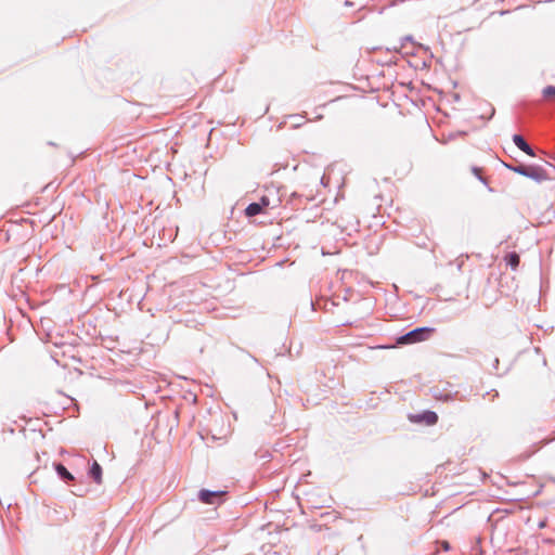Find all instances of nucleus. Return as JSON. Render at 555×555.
<instances>
[{
    "label": "nucleus",
    "mask_w": 555,
    "mask_h": 555,
    "mask_svg": "<svg viewBox=\"0 0 555 555\" xmlns=\"http://www.w3.org/2000/svg\"><path fill=\"white\" fill-rule=\"evenodd\" d=\"M544 96H555V87L554 86H547L543 90Z\"/></svg>",
    "instance_id": "nucleus-13"
},
{
    "label": "nucleus",
    "mask_w": 555,
    "mask_h": 555,
    "mask_svg": "<svg viewBox=\"0 0 555 555\" xmlns=\"http://www.w3.org/2000/svg\"><path fill=\"white\" fill-rule=\"evenodd\" d=\"M513 142L515 143V145L520 151H522L527 155H529V156H534L535 155L533 149L527 143V141L524 139L522 135L514 134L513 135Z\"/></svg>",
    "instance_id": "nucleus-6"
},
{
    "label": "nucleus",
    "mask_w": 555,
    "mask_h": 555,
    "mask_svg": "<svg viewBox=\"0 0 555 555\" xmlns=\"http://www.w3.org/2000/svg\"><path fill=\"white\" fill-rule=\"evenodd\" d=\"M227 495V491L222 490H208V489H201L197 492V499L199 502L208 505H220L224 502Z\"/></svg>",
    "instance_id": "nucleus-3"
},
{
    "label": "nucleus",
    "mask_w": 555,
    "mask_h": 555,
    "mask_svg": "<svg viewBox=\"0 0 555 555\" xmlns=\"http://www.w3.org/2000/svg\"><path fill=\"white\" fill-rule=\"evenodd\" d=\"M544 526H545L544 521L540 522V528H543Z\"/></svg>",
    "instance_id": "nucleus-18"
},
{
    "label": "nucleus",
    "mask_w": 555,
    "mask_h": 555,
    "mask_svg": "<svg viewBox=\"0 0 555 555\" xmlns=\"http://www.w3.org/2000/svg\"><path fill=\"white\" fill-rule=\"evenodd\" d=\"M498 364H499V359H494L493 366H494L495 369L498 367Z\"/></svg>",
    "instance_id": "nucleus-16"
},
{
    "label": "nucleus",
    "mask_w": 555,
    "mask_h": 555,
    "mask_svg": "<svg viewBox=\"0 0 555 555\" xmlns=\"http://www.w3.org/2000/svg\"><path fill=\"white\" fill-rule=\"evenodd\" d=\"M53 466L61 480L65 482L74 480L73 474L62 463L55 462Z\"/></svg>",
    "instance_id": "nucleus-7"
},
{
    "label": "nucleus",
    "mask_w": 555,
    "mask_h": 555,
    "mask_svg": "<svg viewBox=\"0 0 555 555\" xmlns=\"http://www.w3.org/2000/svg\"><path fill=\"white\" fill-rule=\"evenodd\" d=\"M88 476L98 485L102 483L103 469L102 466L93 461L89 467Z\"/></svg>",
    "instance_id": "nucleus-5"
},
{
    "label": "nucleus",
    "mask_w": 555,
    "mask_h": 555,
    "mask_svg": "<svg viewBox=\"0 0 555 555\" xmlns=\"http://www.w3.org/2000/svg\"><path fill=\"white\" fill-rule=\"evenodd\" d=\"M270 206V198L267 195H262L258 202L248 204L245 208V215L249 218L256 217L264 211Z\"/></svg>",
    "instance_id": "nucleus-4"
},
{
    "label": "nucleus",
    "mask_w": 555,
    "mask_h": 555,
    "mask_svg": "<svg viewBox=\"0 0 555 555\" xmlns=\"http://www.w3.org/2000/svg\"><path fill=\"white\" fill-rule=\"evenodd\" d=\"M505 167L518 175L525 176L533 181L541 183L546 180H551V173L541 166L537 165H511L505 164Z\"/></svg>",
    "instance_id": "nucleus-1"
},
{
    "label": "nucleus",
    "mask_w": 555,
    "mask_h": 555,
    "mask_svg": "<svg viewBox=\"0 0 555 555\" xmlns=\"http://www.w3.org/2000/svg\"><path fill=\"white\" fill-rule=\"evenodd\" d=\"M319 118H321V116H319V115H318V116H314V121H315L317 119H319Z\"/></svg>",
    "instance_id": "nucleus-20"
},
{
    "label": "nucleus",
    "mask_w": 555,
    "mask_h": 555,
    "mask_svg": "<svg viewBox=\"0 0 555 555\" xmlns=\"http://www.w3.org/2000/svg\"><path fill=\"white\" fill-rule=\"evenodd\" d=\"M434 396L438 400L452 401V400H454L456 398L457 392H455V393H451V392H447V393L435 392Z\"/></svg>",
    "instance_id": "nucleus-11"
},
{
    "label": "nucleus",
    "mask_w": 555,
    "mask_h": 555,
    "mask_svg": "<svg viewBox=\"0 0 555 555\" xmlns=\"http://www.w3.org/2000/svg\"><path fill=\"white\" fill-rule=\"evenodd\" d=\"M431 327H417L397 338L398 345H409L427 340L434 333Z\"/></svg>",
    "instance_id": "nucleus-2"
},
{
    "label": "nucleus",
    "mask_w": 555,
    "mask_h": 555,
    "mask_svg": "<svg viewBox=\"0 0 555 555\" xmlns=\"http://www.w3.org/2000/svg\"><path fill=\"white\" fill-rule=\"evenodd\" d=\"M337 553H338V547H337V546H335V547H334L333 550H331V551H330V553H328V554H326V555H337Z\"/></svg>",
    "instance_id": "nucleus-14"
},
{
    "label": "nucleus",
    "mask_w": 555,
    "mask_h": 555,
    "mask_svg": "<svg viewBox=\"0 0 555 555\" xmlns=\"http://www.w3.org/2000/svg\"><path fill=\"white\" fill-rule=\"evenodd\" d=\"M328 254L327 251H325L323 248H322V255H326Z\"/></svg>",
    "instance_id": "nucleus-19"
},
{
    "label": "nucleus",
    "mask_w": 555,
    "mask_h": 555,
    "mask_svg": "<svg viewBox=\"0 0 555 555\" xmlns=\"http://www.w3.org/2000/svg\"><path fill=\"white\" fill-rule=\"evenodd\" d=\"M325 179H326V178H325V175H324V176L321 178V184L326 185Z\"/></svg>",
    "instance_id": "nucleus-15"
},
{
    "label": "nucleus",
    "mask_w": 555,
    "mask_h": 555,
    "mask_svg": "<svg viewBox=\"0 0 555 555\" xmlns=\"http://www.w3.org/2000/svg\"><path fill=\"white\" fill-rule=\"evenodd\" d=\"M416 422H424L427 425H435L438 422V415L433 411H426L415 416Z\"/></svg>",
    "instance_id": "nucleus-8"
},
{
    "label": "nucleus",
    "mask_w": 555,
    "mask_h": 555,
    "mask_svg": "<svg viewBox=\"0 0 555 555\" xmlns=\"http://www.w3.org/2000/svg\"><path fill=\"white\" fill-rule=\"evenodd\" d=\"M288 119L292 127H298L300 125L299 119H302V117L298 115H292L288 117Z\"/></svg>",
    "instance_id": "nucleus-12"
},
{
    "label": "nucleus",
    "mask_w": 555,
    "mask_h": 555,
    "mask_svg": "<svg viewBox=\"0 0 555 555\" xmlns=\"http://www.w3.org/2000/svg\"><path fill=\"white\" fill-rule=\"evenodd\" d=\"M314 509H317V508L314 507ZM319 517H320V518H323V517H331V518H335V516H334V515H332V514H330V513H324V512H322V511H320V513H318L317 511H314V516H313V519H314V529H315L317 527H319V528L321 529V527L325 525V524H320V522H319Z\"/></svg>",
    "instance_id": "nucleus-9"
},
{
    "label": "nucleus",
    "mask_w": 555,
    "mask_h": 555,
    "mask_svg": "<svg viewBox=\"0 0 555 555\" xmlns=\"http://www.w3.org/2000/svg\"><path fill=\"white\" fill-rule=\"evenodd\" d=\"M519 261H520V258H519V256L516 253L508 254V256H507V264L512 269L515 270L518 267Z\"/></svg>",
    "instance_id": "nucleus-10"
},
{
    "label": "nucleus",
    "mask_w": 555,
    "mask_h": 555,
    "mask_svg": "<svg viewBox=\"0 0 555 555\" xmlns=\"http://www.w3.org/2000/svg\"><path fill=\"white\" fill-rule=\"evenodd\" d=\"M443 548H444V550H449V543H448V542H444V543H443Z\"/></svg>",
    "instance_id": "nucleus-17"
}]
</instances>
